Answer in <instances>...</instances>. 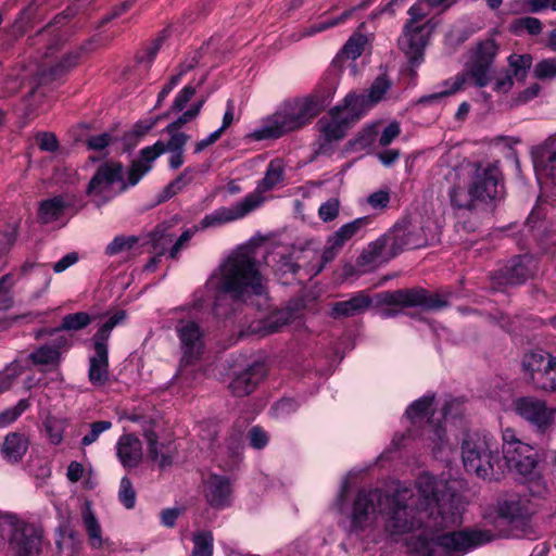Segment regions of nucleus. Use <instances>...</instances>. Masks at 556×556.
Here are the masks:
<instances>
[{"label": "nucleus", "mask_w": 556, "mask_h": 556, "mask_svg": "<svg viewBox=\"0 0 556 556\" xmlns=\"http://www.w3.org/2000/svg\"><path fill=\"white\" fill-rule=\"evenodd\" d=\"M377 513L384 516L386 530L391 536L422 529L406 541L412 556H462L493 538L490 531L483 530L438 534L460 525L462 514L447 483L428 472L416 479L414 489H397L393 494L378 489L359 490L350 515V532L358 534L371 527Z\"/></svg>", "instance_id": "obj_1"}, {"label": "nucleus", "mask_w": 556, "mask_h": 556, "mask_svg": "<svg viewBox=\"0 0 556 556\" xmlns=\"http://www.w3.org/2000/svg\"><path fill=\"white\" fill-rule=\"evenodd\" d=\"M220 289L241 302L266 293L265 278L251 249H239L227 258L222 268Z\"/></svg>", "instance_id": "obj_2"}, {"label": "nucleus", "mask_w": 556, "mask_h": 556, "mask_svg": "<svg viewBox=\"0 0 556 556\" xmlns=\"http://www.w3.org/2000/svg\"><path fill=\"white\" fill-rule=\"evenodd\" d=\"M321 110L323 104L315 97L287 100L249 137L256 141L278 139L309 124Z\"/></svg>", "instance_id": "obj_3"}, {"label": "nucleus", "mask_w": 556, "mask_h": 556, "mask_svg": "<svg viewBox=\"0 0 556 556\" xmlns=\"http://www.w3.org/2000/svg\"><path fill=\"white\" fill-rule=\"evenodd\" d=\"M321 110L323 104L315 97L287 100L249 137L256 141L278 139L309 124Z\"/></svg>", "instance_id": "obj_4"}, {"label": "nucleus", "mask_w": 556, "mask_h": 556, "mask_svg": "<svg viewBox=\"0 0 556 556\" xmlns=\"http://www.w3.org/2000/svg\"><path fill=\"white\" fill-rule=\"evenodd\" d=\"M368 102L364 96L349 93L342 105L329 111V117H321L317 123L320 137L315 153L330 155L333 152V142L345 137L348 129L365 114Z\"/></svg>", "instance_id": "obj_5"}, {"label": "nucleus", "mask_w": 556, "mask_h": 556, "mask_svg": "<svg viewBox=\"0 0 556 556\" xmlns=\"http://www.w3.org/2000/svg\"><path fill=\"white\" fill-rule=\"evenodd\" d=\"M497 45L493 39H486L477 46L472 62L466 74H458L443 83V90L431 94L422 96L419 99L421 104H434L444 98L452 96L463 89L467 76L475 80L477 87H485L491 81L492 64L497 54Z\"/></svg>", "instance_id": "obj_6"}, {"label": "nucleus", "mask_w": 556, "mask_h": 556, "mask_svg": "<svg viewBox=\"0 0 556 556\" xmlns=\"http://www.w3.org/2000/svg\"><path fill=\"white\" fill-rule=\"evenodd\" d=\"M465 469L483 480H496L494 467L500 462L498 443L489 432H469L462 443Z\"/></svg>", "instance_id": "obj_7"}, {"label": "nucleus", "mask_w": 556, "mask_h": 556, "mask_svg": "<svg viewBox=\"0 0 556 556\" xmlns=\"http://www.w3.org/2000/svg\"><path fill=\"white\" fill-rule=\"evenodd\" d=\"M129 182L123 180V165L118 162H106L101 164L87 187V194L99 198L97 206L110 201L116 194L126 190Z\"/></svg>", "instance_id": "obj_8"}, {"label": "nucleus", "mask_w": 556, "mask_h": 556, "mask_svg": "<svg viewBox=\"0 0 556 556\" xmlns=\"http://www.w3.org/2000/svg\"><path fill=\"white\" fill-rule=\"evenodd\" d=\"M181 357L176 377L182 376L186 367L194 365L204 351V331L191 319H179L175 324Z\"/></svg>", "instance_id": "obj_9"}, {"label": "nucleus", "mask_w": 556, "mask_h": 556, "mask_svg": "<svg viewBox=\"0 0 556 556\" xmlns=\"http://www.w3.org/2000/svg\"><path fill=\"white\" fill-rule=\"evenodd\" d=\"M378 302L386 305L421 307L424 311H440L448 306V300L440 293H431L424 288L384 291L377 295Z\"/></svg>", "instance_id": "obj_10"}, {"label": "nucleus", "mask_w": 556, "mask_h": 556, "mask_svg": "<svg viewBox=\"0 0 556 556\" xmlns=\"http://www.w3.org/2000/svg\"><path fill=\"white\" fill-rule=\"evenodd\" d=\"M522 368L536 390L556 391V357L543 350L525 354Z\"/></svg>", "instance_id": "obj_11"}, {"label": "nucleus", "mask_w": 556, "mask_h": 556, "mask_svg": "<svg viewBox=\"0 0 556 556\" xmlns=\"http://www.w3.org/2000/svg\"><path fill=\"white\" fill-rule=\"evenodd\" d=\"M170 136L168 142L161 140L153 146L146 147L140 152V159L131 163L127 170L130 185H136L151 169L152 162L166 151H184L189 136L179 130L167 131Z\"/></svg>", "instance_id": "obj_12"}, {"label": "nucleus", "mask_w": 556, "mask_h": 556, "mask_svg": "<svg viewBox=\"0 0 556 556\" xmlns=\"http://www.w3.org/2000/svg\"><path fill=\"white\" fill-rule=\"evenodd\" d=\"M470 185L472 193L480 202L489 203L504 195L503 174L497 163L477 164Z\"/></svg>", "instance_id": "obj_13"}, {"label": "nucleus", "mask_w": 556, "mask_h": 556, "mask_svg": "<svg viewBox=\"0 0 556 556\" xmlns=\"http://www.w3.org/2000/svg\"><path fill=\"white\" fill-rule=\"evenodd\" d=\"M7 519L11 527L9 544L14 555L37 556L41 543L38 528L33 523L20 520L13 515L8 516Z\"/></svg>", "instance_id": "obj_14"}, {"label": "nucleus", "mask_w": 556, "mask_h": 556, "mask_svg": "<svg viewBox=\"0 0 556 556\" xmlns=\"http://www.w3.org/2000/svg\"><path fill=\"white\" fill-rule=\"evenodd\" d=\"M515 413L528 421L539 432L544 433L554 422L556 408L535 396H520L514 400Z\"/></svg>", "instance_id": "obj_15"}, {"label": "nucleus", "mask_w": 556, "mask_h": 556, "mask_svg": "<svg viewBox=\"0 0 556 556\" xmlns=\"http://www.w3.org/2000/svg\"><path fill=\"white\" fill-rule=\"evenodd\" d=\"M434 401V395H425L413 402L406 409V417L410 420L413 426H418L425 421L422 428V435H427L428 440L433 444V450H441L445 443V429L438 422L433 424L429 419L425 420L431 409Z\"/></svg>", "instance_id": "obj_16"}, {"label": "nucleus", "mask_w": 556, "mask_h": 556, "mask_svg": "<svg viewBox=\"0 0 556 556\" xmlns=\"http://www.w3.org/2000/svg\"><path fill=\"white\" fill-rule=\"evenodd\" d=\"M434 27L435 24L432 20H427L421 24H404L399 46L412 64L418 65L421 62L424 50Z\"/></svg>", "instance_id": "obj_17"}, {"label": "nucleus", "mask_w": 556, "mask_h": 556, "mask_svg": "<svg viewBox=\"0 0 556 556\" xmlns=\"http://www.w3.org/2000/svg\"><path fill=\"white\" fill-rule=\"evenodd\" d=\"M264 199L257 194H248L242 201L232 206H220L212 213L206 214L198 224L200 230L217 228L227 223L240 219L258 207Z\"/></svg>", "instance_id": "obj_18"}, {"label": "nucleus", "mask_w": 556, "mask_h": 556, "mask_svg": "<svg viewBox=\"0 0 556 556\" xmlns=\"http://www.w3.org/2000/svg\"><path fill=\"white\" fill-rule=\"evenodd\" d=\"M232 484L228 477L210 475L204 484V494L207 503L215 509H224L231 505Z\"/></svg>", "instance_id": "obj_19"}, {"label": "nucleus", "mask_w": 556, "mask_h": 556, "mask_svg": "<svg viewBox=\"0 0 556 556\" xmlns=\"http://www.w3.org/2000/svg\"><path fill=\"white\" fill-rule=\"evenodd\" d=\"M266 366L262 362H254L245 369L237 374L231 382L229 389L236 396H245L252 393L257 384L266 376Z\"/></svg>", "instance_id": "obj_20"}, {"label": "nucleus", "mask_w": 556, "mask_h": 556, "mask_svg": "<svg viewBox=\"0 0 556 556\" xmlns=\"http://www.w3.org/2000/svg\"><path fill=\"white\" fill-rule=\"evenodd\" d=\"M294 258L299 262L300 270L307 276L315 277L323 271V264L318 262L319 242L306 239L291 245Z\"/></svg>", "instance_id": "obj_21"}, {"label": "nucleus", "mask_w": 556, "mask_h": 556, "mask_svg": "<svg viewBox=\"0 0 556 556\" xmlns=\"http://www.w3.org/2000/svg\"><path fill=\"white\" fill-rule=\"evenodd\" d=\"M93 354L89 356L88 379L93 387H103L110 380L109 345L92 343Z\"/></svg>", "instance_id": "obj_22"}, {"label": "nucleus", "mask_w": 556, "mask_h": 556, "mask_svg": "<svg viewBox=\"0 0 556 556\" xmlns=\"http://www.w3.org/2000/svg\"><path fill=\"white\" fill-rule=\"evenodd\" d=\"M371 298L364 291L355 292L351 298L331 304L329 315L333 319L355 317L364 314L371 305Z\"/></svg>", "instance_id": "obj_23"}, {"label": "nucleus", "mask_w": 556, "mask_h": 556, "mask_svg": "<svg viewBox=\"0 0 556 556\" xmlns=\"http://www.w3.org/2000/svg\"><path fill=\"white\" fill-rule=\"evenodd\" d=\"M532 260L527 255L513 257L500 269V283L517 286L525 283L532 275Z\"/></svg>", "instance_id": "obj_24"}, {"label": "nucleus", "mask_w": 556, "mask_h": 556, "mask_svg": "<svg viewBox=\"0 0 556 556\" xmlns=\"http://www.w3.org/2000/svg\"><path fill=\"white\" fill-rule=\"evenodd\" d=\"M116 455L126 469L139 466L142 460V443L135 434H123L116 443Z\"/></svg>", "instance_id": "obj_25"}, {"label": "nucleus", "mask_w": 556, "mask_h": 556, "mask_svg": "<svg viewBox=\"0 0 556 556\" xmlns=\"http://www.w3.org/2000/svg\"><path fill=\"white\" fill-rule=\"evenodd\" d=\"M533 514L530 501L519 495H510L498 505L500 517L510 523L525 522Z\"/></svg>", "instance_id": "obj_26"}, {"label": "nucleus", "mask_w": 556, "mask_h": 556, "mask_svg": "<svg viewBox=\"0 0 556 556\" xmlns=\"http://www.w3.org/2000/svg\"><path fill=\"white\" fill-rule=\"evenodd\" d=\"M391 235V255L399 254L404 249H417L424 243L418 237L417 231L407 222L396 223L390 230Z\"/></svg>", "instance_id": "obj_27"}, {"label": "nucleus", "mask_w": 556, "mask_h": 556, "mask_svg": "<svg viewBox=\"0 0 556 556\" xmlns=\"http://www.w3.org/2000/svg\"><path fill=\"white\" fill-rule=\"evenodd\" d=\"M273 269L275 276L283 285L290 283L296 277L300 265L294 258L291 247L279 250L274 254Z\"/></svg>", "instance_id": "obj_28"}, {"label": "nucleus", "mask_w": 556, "mask_h": 556, "mask_svg": "<svg viewBox=\"0 0 556 556\" xmlns=\"http://www.w3.org/2000/svg\"><path fill=\"white\" fill-rule=\"evenodd\" d=\"M144 438L148 442V453L151 460L157 463L162 469L172 466L176 446L172 442L159 443L157 435L152 430H146Z\"/></svg>", "instance_id": "obj_29"}, {"label": "nucleus", "mask_w": 556, "mask_h": 556, "mask_svg": "<svg viewBox=\"0 0 556 556\" xmlns=\"http://www.w3.org/2000/svg\"><path fill=\"white\" fill-rule=\"evenodd\" d=\"M172 225L163 223L157 225L150 233L144 237L143 244L150 245L149 250L154 254L169 253L175 235L172 232Z\"/></svg>", "instance_id": "obj_30"}, {"label": "nucleus", "mask_w": 556, "mask_h": 556, "mask_svg": "<svg viewBox=\"0 0 556 556\" xmlns=\"http://www.w3.org/2000/svg\"><path fill=\"white\" fill-rule=\"evenodd\" d=\"M28 445V439L24 434L18 432H11L5 435L2 443V457L10 464H17L26 454Z\"/></svg>", "instance_id": "obj_31"}, {"label": "nucleus", "mask_w": 556, "mask_h": 556, "mask_svg": "<svg viewBox=\"0 0 556 556\" xmlns=\"http://www.w3.org/2000/svg\"><path fill=\"white\" fill-rule=\"evenodd\" d=\"M80 58V51H73L65 54L59 62L40 73L41 83H52L61 79L68 74L77 64Z\"/></svg>", "instance_id": "obj_32"}, {"label": "nucleus", "mask_w": 556, "mask_h": 556, "mask_svg": "<svg viewBox=\"0 0 556 556\" xmlns=\"http://www.w3.org/2000/svg\"><path fill=\"white\" fill-rule=\"evenodd\" d=\"M283 177L285 166L282 161L280 159L271 160L267 165L265 176L258 181L255 192L252 194H257L263 199L261 193L274 189L279 182L283 180Z\"/></svg>", "instance_id": "obj_33"}, {"label": "nucleus", "mask_w": 556, "mask_h": 556, "mask_svg": "<svg viewBox=\"0 0 556 556\" xmlns=\"http://www.w3.org/2000/svg\"><path fill=\"white\" fill-rule=\"evenodd\" d=\"M68 206L70 202L63 195L43 200L38 208V218L42 224L52 223L58 220Z\"/></svg>", "instance_id": "obj_34"}, {"label": "nucleus", "mask_w": 556, "mask_h": 556, "mask_svg": "<svg viewBox=\"0 0 556 556\" xmlns=\"http://www.w3.org/2000/svg\"><path fill=\"white\" fill-rule=\"evenodd\" d=\"M450 203L454 210H467L472 211L476 207L478 199L471 191V185L468 187L462 185H454L450 191Z\"/></svg>", "instance_id": "obj_35"}, {"label": "nucleus", "mask_w": 556, "mask_h": 556, "mask_svg": "<svg viewBox=\"0 0 556 556\" xmlns=\"http://www.w3.org/2000/svg\"><path fill=\"white\" fill-rule=\"evenodd\" d=\"M369 223L370 217H358L350 223L342 225L330 237L334 240V244L337 247L343 248L349 240L359 233Z\"/></svg>", "instance_id": "obj_36"}, {"label": "nucleus", "mask_w": 556, "mask_h": 556, "mask_svg": "<svg viewBox=\"0 0 556 556\" xmlns=\"http://www.w3.org/2000/svg\"><path fill=\"white\" fill-rule=\"evenodd\" d=\"M83 521L91 547L101 548L103 544L102 529L89 505H87V507L83 510Z\"/></svg>", "instance_id": "obj_37"}, {"label": "nucleus", "mask_w": 556, "mask_h": 556, "mask_svg": "<svg viewBox=\"0 0 556 556\" xmlns=\"http://www.w3.org/2000/svg\"><path fill=\"white\" fill-rule=\"evenodd\" d=\"M91 320V316L86 312L67 314L62 318L61 325L58 328L50 330L49 333L54 334L59 331H79L85 329Z\"/></svg>", "instance_id": "obj_38"}, {"label": "nucleus", "mask_w": 556, "mask_h": 556, "mask_svg": "<svg viewBox=\"0 0 556 556\" xmlns=\"http://www.w3.org/2000/svg\"><path fill=\"white\" fill-rule=\"evenodd\" d=\"M34 365H58L61 361V353L52 345H41L35 349L28 356Z\"/></svg>", "instance_id": "obj_39"}, {"label": "nucleus", "mask_w": 556, "mask_h": 556, "mask_svg": "<svg viewBox=\"0 0 556 556\" xmlns=\"http://www.w3.org/2000/svg\"><path fill=\"white\" fill-rule=\"evenodd\" d=\"M126 319V312L118 311L110 316L92 337V343L108 344L112 330Z\"/></svg>", "instance_id": "obj_40"}, {"label": "nucleus", "mask_w": 556, "mask_h": 556, "mask_svg": "<svg viewBox=\"0 0 556 556\" xmlns=\"http://www.w3.org/2000/svg\"><path fill=\"white\" fill-rule=\"evenodd\" d=\"M193 172L194 169L192 167L185 168L184 172L176 179H174L170 184L166 186L159 201L162 202L170 199L179 191H181L186 186H188L193 179Z\"/></svg>", "instance_id": "obj_41"}, {"label": "nucleus", "mask_w": 556, "mask_h": 556, "mask_svg": "<svg viewBox=\"0 0 556 556\" xmlns=\"http://www.w3.org/2000/svg\"><path fill=\"white\" fill-rule=\"evenodd\" d=\"M192 556H212L214 538L211 531L201 530L192 536Z\"/></svg>", "instance_id": "obj_42"}, {"label": "nucleus", "mask_w": 556, "mask_h": 556, "mask_svg": "<svg viewBox=\"0 0 556 556\" xmlns=\"http://www.w3.org/2000/svg\"><path fill=\"white\" fill-rule=\"evenodd\" d=\"M391 235L390 232L380 237L376 241L371 242L367 250L363 253L362 257L366 262H375L379 258L384 257V250L389 248L391 250Z\"/></svg>", "instance_id": "obj_43"}, {"label": "nucleus", "mask_w": 556, "mask_h": 556, "mask_svg": "<svg viewBox=\"0 0 556 556\" xmlns=\"http://www.w3.org/2000/svg\"><path fill=\"white\" fill-rule=\"evenodd\" d=\"M508 64L514 76L523 80L532 65V56L530 54H511L508 56Z\"/></svg>", "instance_id": "obj_44"}, {"label": "nucleus", "mask_w": 556, "mask_h": 556, "mask_svg": "<svg viewBox=\"0 0 556 556\" xmlns=\"http://www.w3.org/2000/svg\"><path fill=\"white\" fill-rule=\"evenodd\" d=\"M367 38L362 34H355L350 37L341 50V55L350 60H356L364 51Z\"/></svg>", "instance_id": "obj_45"}, {"label": "nucleus", "mask_w": 556, "mask_h": 556, "mask_svg": "<svg viewBox=\"0 0 556 556\" xmlns=\"http://www.w3.org/2000/svg\"><path fill=\"white\" fill-rule=\"evenodd\" d=\"M139 242L136 236H116L105 248V254L109 256L116 255L121 252L128 251Z\"/></svg>", "instance_id": "obj_46"}, {"label": "nucleus", "mask_w": 556, "mask_h": 556, "mask_svg": "<svg viewBox=\"0 0 556 556\" xmlns=\"http://www.w3.org/2000/svg\"><path fill=\"white\" fill-rule=\"evenodd\" d=\"M136 491L128 477H123L119 482L118 500L126 509H132L136 505Z\"/></svg>", "instance_id": "obj_47"}, {"label": "nucleus", "mask_w": 556, "mask_h": 556, "mask_svg": "<svg viewBox=\"0 0 556 556\" xmlns=\"http://www.w3.org/2000/svg\"><path fill=\"white\" fill-rule=\"evenodd\" d=\"M204 100H200L193 103L190 109L185 111L180 116H178L174 122L167 125L165 128L166 131L179 130L185 124L194 119L201 112V109L204 104Z\"/></svg>", "instance_id": "obj_48"}, {"label": "nucleus", "mask_w": 556, "mask_h": 556, "mask_svg": "<svg viewBox=\"0 0 556 556\" xmlns=\"http://www.w3.org/2000/svg\"><path fill=\"white\" fill-rule=\"evenodd\" d=\"M30 403L27 399H21L15 406L9 407L0 413V428L14 422L28 407Z\"/></svg>", "instance_id": "obj_49"}, {"label": "nucleus", "mask_w": 556, "mask_h": 556, "mask_svg": "<svg viewBox=\"0 0 556 556\" xmlns=\"http://www.w3.org/2000/svg\"><path fill=\"white\" fill-rule=\"evenodd\" d=\"M546 157L543 161V170L546 176L556 181V136L546 142Z\"/></svg>", "instance_id": "obj_50"}, {"label": "nucleus", "mask_w": 556, "mask_h": 556, "mask_svg": "<svg viewBox=\"0 0 556 556\" xmlns=\"http://www.w3.org/2000/svg\"><path fill=\"white\" fill-rule=\"evenodd\" d=\"M45 428L50 442L58 445L63 440L64 425L61 419L49 417L45 421Z\"/></svg>", "instance_id": "obj_51"}, {"label": "nucleus", "mask_w": 556, "mask_h": 556, "mask_svg": "<svg viewBox=\"0 0 556 556\" xmlns=\"http://www.w3.org/2000/svg\"><path fill=\"white\" fill-rule=\"evenodd\" d=\"M538 466V459L535 457L534 452L525 456L522 460L518 459V463H513L508 465V468L516 470L523 477H530L534 473V470Z\"/></svg>", "instance_id": "obj_52"}, {"label": "nucleus", "mask_w": 556, "mask_h": 556, "mask_svg": "<svg viewBox=\"0 0 556 556\" xmlns=\"http://www.w3.org/2000/svg\"><path fill=\"white\" fill-rule=\"evenodd\" d=\"M112 428V422L110 420H100L90 424V431L83 437L81 445L88 446L94 443L101 433Z\"/></svg>", "instance_id": "obj_53"}, {"label": "nucleus", "mask_w": 556, "mask_h": 556, "mask_svg": "<svg viewBox=\"0 0 556 556\" xmlns=\"http://www.w3.org/2000/svg\"><path fill=\"white\" fill-rule=\"evenodd\" d=\"M430 7L426 0H417L407 11L408 18L405 23L420 24L430 14Z\"/></svg>", "instance_id": "obj_54"}, {"label": "nucleus", "mask_w": 556, "mask_h": 556, "mask_svg": "<svg viewBox=\"0 0 556 556\" xmlns=\"http://www.w3.org/2000/svg\"><path fill=\"white\" fill-rule=\"evenodd\" d=\"M538 79H551L556 76V59H544L538 62L533 70Z\"/></svg>", "instance_id": "obj_55"}, {"label": "nucleus", "mask_w": 556, "mask_h": 556, "mask_svg": "<svg viewBox=\"0 0 556 556\" xmlns=\"http://www.w3.org/2000/svg\"><path fill=\"white\" fill-rule=\"evenodd\" d=\"M340 210V201L338 198H330L324 202L318 208L319 218L325 222H331L337 218Z\"/></svg>", "instance_id": "obj_56"}, {"label": "nucleus", "mask_w": 556, "mask_h": 556, "mask_svg": "<svg viewBox=\"0 0 556 556\" xmlns=\"http://www.w3.org/2000/svg\"><path fill=\"white\" fill-rule=\"evenodd\" d=\"M502 440H503V456L505 454L513 453V448H523L527 450V443L521 442L517 437L513 429L507 428L502 433Z\"/></svg>", "instance_id": "obj_57"}, {"label": "nucleus", "mask_w": 556, "mask_h": 556, "mask_svg": "<svg viewBox=\"0 0 556 556\" xmlns=\"http://www.w3.org/2000/svg\"><path fill=\"white\" fill-rule=\"evenodd\" d=\"M299 403L294 399H281L271 407V413L276 418H285L286 416L296 412Z\"/></svg>", "instance_id": "obj_58"}, {"label": "nucleus", "mask_w": 556, "mask_h": 556, "mask_svg": "<svg viewBox=\"0 0 556 556\" xmlns=\"http://www.w3.org/2000/svg\"><path fill=\"white\" fill-rule=\"evenodd\" d=\"M195 93V88L191 85L185 86L175 97L170 106L172 112H181Z\"/></svg>", "instance_id": "obj_59"}, {"label": "nucleus", "mask_w": 556, "mask_h": 556, "mask_svg": "<svg viewBox=\"0 0 556 556\" xmlns=\"http://www.w3.org/2000/svg\"><path fill=\"white\" fill-rule=\"evenodd\" d=\"M248 438L250 445L255 450L264 448L269 440L267 432L260 426H253L248 432Z\"/></svg>", "instance_id": "obj_60"}, {"label": "nucleus", "mask_w": 556, "mask_h": 556, "mask_svg": "<svg viewBox=\"0 0 556 556\" xmlns=\"http://www.w3.org/2000/svg\"><path fill=\"white\" fill-rule=\"evenodd\" d=\"M161 118V116H157L155 118L150 117L147 119L138 121L132 129L127 134L126 138L128 137H135V138H141L144 135H147L157 123V121Z\"/></svg>", "instance_id": "obj_61"}, {"label": "nucleus", "mask_w": 556, "mask_h": 556, "mask_svg": "<svg viewBox=\"0 0 556 556\" xmlns=\"http://www.w3.org/2000/svg\"><path fill=\"white\" fill-rule=\"evenodd\" d=\"M36 142L40 150L47 152H55L59 149V141L52 132H38Z\"/></svg>", "instance_id": "obj_62"}, {"label": "nucleus", "mask_w": 556, "mask_h": 556, "mask_svg": "<svg viewBox=\"0 0 556 556\" xmlns=\"http://www.w3.org/2000/svg\"><path fill=\"white\" fill-rule=\"evenodd\" d=\"M341 249L342 247H337L334 240L329 236L325 249L323 251L319 249L318 262L323 264V269L336 258Z\"/></svg>", "instance_id": "obj_63"}, {"label": "nucleus", "mask_w": 556, "mask_h": 556, "mask_svg": "<svg viewBox=\"0 0 556 556\" xmlns=\"http://www.w3.org/2000/svg\"><path fill=\"white\" fill-rule=\"evenodd\" d=\"M390 88V83L386 77H378L369 89V99L371 102H378Z\"/></svg>", "instance_id": "obj_64"}]
</instances>
